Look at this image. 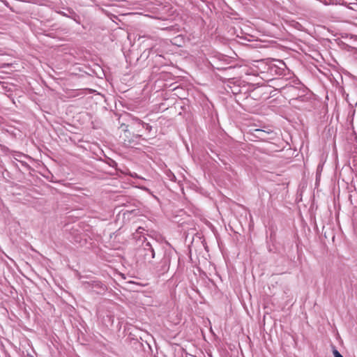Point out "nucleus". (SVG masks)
<instances>
[{"label":"nucleus","mask_w":357,"mask_h":357,"mask_svg":"<svg viewBox=\"0 0 357 357\" xmlns=\"http://www.w3.org/2000/svg\"><path fill=\"white\" fill-rule=\"evenodd\" d=\"M215 68H216L218 70H225V69H227V68H231V66H229V68H226V67H221V66H215Z\"/></svg>","instance_id":"nucleus-13"},{"label":"nucleus","mask_w":357,"mask_h":357,"mask_svg":"<svg viewBox=\"0 0 357 357\" xmlns=\"http://www.w3.org/2000/svg\"><path fill=\"white\" fill-rule=\"evenodd\" d=\"M144 230V228H142V227H138V229H137V233L141 234V233H142V231H143Z\"/></svg>","instance_id":"nucleus-14"},{"label":"nucleus","mask_w":357,"mask_h":357,"mask_svg":"<svg viewBox=\"0 0 357 357\" xmlns=\"http://www.w3.org/2000/svg\"><path fill=\"white\" fill-rule=\"evenodd\" d=\"M82 286L85 289L92 291L98 294H103L107 289L105 284L97 280L82 282Z\"/></svg>","instance_id":"nucleus-3"},{"label":"nucleus","mask_w":357,"mask_h":357,"mask_svg":"<svg viewBox=\"0 0 357 357\" xmlns=\"http://www.w3.org/2000/svg\"><path fill=\"white\" fill-rule=\"evenodd\" d=\"M333 354L334 357H343V356L335 348L333 349Z\"/></svg>","instance_id":"nucleus-11"},{"label":"nucleus","mask_w":357,"mask_h":357,"mask_svg":"<svg viewBox=\"0 0 357 357\" xmlns=\"http://www.w3.org/2000/svg\"><path fill=\"white\" fill-rule=\"evenodd\" d=\"M241 84L242 79L237 78H231L228 80L227 84V91L233 93L235 96H239L241 91Z\"/></svg>","instance_id":"nucleus-5"},{"label":"nucleus","mask_w":357,"mask_h":357,"mask_svg":"<svg viewBox=\"0 0 357 357\" xmlns=\"http://www.w3.org/2000/svg\"><path fill=\"white\" fill-rule=\"evenodd\" d=\"M132 121H133L135 123H137V124H139V125H142V124L144 123V121H142L141 119H139V118H137V117H133V118H132Z\"/></svg>","instance_id":"nucleus-12"},{"label":"nucleus","mask_w":357,"mask_h":357,"mask_svg":"<svg viewBox=\"0 0 357 357\" xmlns=\"http://www.w3.org/2000/svg\"><path fill=\"white\" fill-rule=\"evenodd\" d=\"M261 73H267L271 75H282L287 70V66L282 60H272L264 63Z\"/></svg>","instance_id":"nucleus-2"},{"label":"nucleus","mask_w":357,"mask_h":357,"mask_svg":"<svg viewBox=\"0 0 357 357\" xmlns=\"http://www.w3.org/2000/svg\"><path fill=\"white\" fill-rule=\"evenodd\" d=\"M296 89H298L299 91H302L303 93L301 95H298V96L295 98L296 100H298L301 102H306L310 98L311 95L308 94V93H305L307 91V88H305L301 83H299V86L298 87H295L292 85L287 84L285 86L282 87L281 89H283V90L287 89L288 91L293 92Z\"/></svg>","instance_id":"nucleus-4"},{"label":"nucleus","mask_w":357,"mask_h":357,"mask_svg":"<svg viewBox=\"0 0 357 357\" xmlns=\"http://www.w3.org/2000/svg\"><path fill=\"white\" fill-rule=\"evenodd\" d=\"M75 17H77V15H76L75 14H74V17H73V18L74 19V20H75V21H76V18H75Z\"/></svg>","instance_id":"nucleus-16"},{"label":"nucleus","mask_w":357,"mask_h":357,"mask_svg":"<svg viewBox=\"0 0 357 357\" xmlns=\"http://www.w3.org/2000/svg\"><path fill=\"white\" fill-rule=\"evenodd\" d=\"M272 131L270 129L268 130H264L262 129H255V135L259 138H264V137H265L266 134H269Z\"/></svg>","instance_id":"nucleus-8"},{"label":"nucleus","mask_w":357,"mask_h":357,"mask_svg":"<svg viewBox=\"0 0 357 357\" xmlns=\"http://www.w3.org/2000/svg\"><path fill=\"white\" fill-rule=\"evenodd\" d=\"M143 128H144L148 132H150L151 130H152V126L151 125H149V123H143L142 125H141Z\"/></svg>","instance_id":"nucleus-10"},{"label":"nucleus","mask_w":357,"mask_h":357,"mask_svg":"<svg viewBox=\"0 0 357 357\" xmlns=\"http://www.w3.org/2000/svg\"><path fill=\"white\" fill-rule=\"evenodd\" d=\"M142 189H144V190H148V188H145V187H144V188H142Z\"/></svg>","instance_id":"nucleus-17"},{"label":"nucleus","mask_w":357,"mask_h":357,"mask_svg":"<svg viewBox=\"0 0 357 357\" xmlns=\"http://www.w3.org/2000/svg\"><path fill=\"white\" fill-rule=\"evenodd\" d=\"M154 245H158V243L155 241L153 240V243H151L144 238L141 248L137 250L139 258L143 259L144 262H151L155 257Z\"/></svg>","instance_id":"nucleus-1"},{"label":"nucleus","mask_w":357,"mask_h":357,"mask_svg":"<svg viewBox=\"0 0 357 357\" xmlns=\"http://www.w3.org/2000/svg\"><path fill=\"white\" fill-rule=\"evenodd\" d=\"M166 174L170 181H176V176L171 171L168 170Z\"/></svg>","instance_id":"nucleus-9"},{"label":"nucleus","mask_w":357,"mask_h":357,"mask_svg":"<svg viewBox=\"0 0 357 357\" xmlns=\"http://www.w3.org/2000/svg\"><path fill=\"white\" fill-rule=\"evenodd\" d=\"M74 240H75V242H78V241H80V238L78 237V236H75Z\"/></svg>","instance_id":"nucleus-15"},{"label":"nucleus","mask_w":357,"mask_h":357,"mask_svg":"<svg viewBox=\"0 0 357 357\" xmlns=\"http://www.w3.org/2000/svg\"><path fill=\"white\" fill-rule=\"evenodd\" d=\"M250 90L251 86L248 83L242 80V84H241V91L239 93V96H243L245 98H247Z\"/></svg>","instance_id":"nucleus-7"},{"label":"nucleus","mask_w":357,"mask_h":357,"mask_svg":"<svg viewBox=\"0 0 357 357\" xmlns=\"http://www.w3.org/2000/svg\"><path fill=\"white\" fill-rule=\"evenodd\" d=\"M171 261V252H165L164 256L160 261L161 268L159 270L160 273L163 274L168 271Z\"/></svg>","instance_id":"nucleus-6"}]
</instances>
